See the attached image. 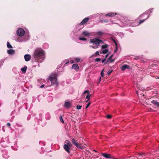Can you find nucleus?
I'll use <instances>...</instances> for the list:
<instances>
[{"label":"nucleus","instance_id":"nucleus-1","mask_svg":"<svg viewBox=\"0 0 159 159\" xmlns=\"http://www.w3.org/2000/svg\"><path fill=\"white\" fill-rule=\"evenodd\" d=\"M44 52L41 48L36 49L33 54L34 57L36 61L38 62H42L44 58Z\"/></svg>","mask_w":159,"mask_h":159},{"label":"nucleus","instance_id":"nucleus-2","mask_svg":"<svg viewBox=\"0 0 159 159\" xmlns=\"http://www.w3.org/2000/svg\"><path fill=\"white\" fill-rule=\"evenodd\" d=\"M58 75L57 73H52L50 75V81L52 84L57 85L58 82L57 80V77Z\"/></svg>","mask_w":159,"mask_h":159},{"label":"nucleus","instance_id":"nucleus-3","mask_svg":"<svg viewBox=\"0 0 159 159\" xmlns=\"http://www.w3.org/2000/svg\"><path fill=\"white\" fill-rule=\"evenodd\" d=\"M65 143L63 146L64 148L67 152L69 153L70 148L72 146V144L68 140L65 141Z\"/></svg>","mask_w":159,"mask_h":159},{"label":"nucleus","instance_id":"nucleus-4","mask_svg":"<svg viewBox=\"0 0 159 159\" xmlns=\"http://www.w3.org/2000/svg\"><path fill=\"white\" fill-rule=\"evenodd\" d=\"M102 41L97 38H94L93 39H90V43H94L97 46H98L100 43H102Z\"/></svg>","mask_w":159,"mask_h":159},{"label":"nucleus","instance_id":"nucleus-5","mask_svg":"<svg viewBox=\"0 0 159 159\" xmlns=\"http://www.w3.org/2000/svg\"><path fill=\"white\" fill-rule=\"evenodd\" d=\"M25 31L23 29L21 28L18 29L16 31L17 34L20 36H23L25 34Z\"/></svg>","mask_w":159,"mask_h":159},{"label":"nucleus","instance_id":"nucleus-6","mask_svg":"<svg viewBox=\"0 0 159 159\" xmlns=\"http://www.w3.org/2000/svg\"><path fill=\"white\" fill-rule=\"evenodd\" d=\"M89 20V18L88 17L84 19L79 24L80 25H84L87 23Z\"/></svg>","mask_w":159,"mask_h":159},{"label":"nucleus","instance_id":"nucleus-7","mask_svg":"<svg viewBox=\"0 0 159 159\" xmlns=\"http://www.w3.org/2000/svg\"><path fill=\"white\" fill-rule=\"evenodd\" d=\"M86 93H88L86 97V98L88 99L87 100L86 102H87L89 100L91 94H90V93H89V91L88 90H85L84 93V94H85Z\"/></svg>","mask_w":159,"mask_h":159},{"label":"nucleus","instance_id":"nucleus-8","mask_svg":"<svg viewBox=\"0 0 159 159\" xmlns=\"http://www.w3.org/2000/svg\"><path fill=\"white\" fill-rule=\"evenodd\" d=\"M71 106V103L67 101H65L64 106L66 108H68Z\"/></svg>","mask_w":159,"mask_h":159},{"label":"nucleus","instance_id":"nucleus-9","mask_svg":"<svg viewBox=\"0 0 159 159\" xmlns=\"http://www.w3.org/2000/svg\"><path fill=\"white\" fill-rule=\"evenodd\" d=\"M31 56L29 54H27L24 56V58L26 61H29L31 59Z\"/></svg>","mask_w":159,"mask_h":159},{"label":"nucleus","instance_id":"nucleus-10","mask_svg":"<svg viewBox=\"0 0 159 159\" xmlns=\"http://www.w3.org/2000/svg\"><path fill=\"white\" fill-rule=\"evenodd\" d=\"M101 154L105 158H112V157H111V155L110 154H108L106 153H102Z\"/></svg>","mask_w":159,"mask_h":159},{"label":"nucleus","instance_id":"nucleus-11","mask_svg":"<svg viewBox=\"0 0 159 159\" xmlns=\"http://www.w3.org/2000/svg\"><path fill=\"white\" fill-rule=\"evenodd\" d=\"M125 69H128L129 70L130 69L129 66V65H123L122 66V69L121 70H125Z\"/></svg>","mask_w":159,"mask_h":159},{"label":"nucleus","instance_id":"nucleus-12","mask_svg":"<svg viewBox=\"0 0 159 159\" xmlns=\"http://www.w3.org/2000/svg\"><path fill=\"white\" fill-rule=\"evenodd\" d=\"M139 90H136V93L137 94L138 96L139 97V95H142L143 96H144V94H143V93H141V89H140L139 88Z\"/></svg>","mask_w":159,"mask_h":159},{"label":"nucleus","instance_id":"nucleus-13","mask_svg":"<svg viewBox=\"0 0 159 159\" xmlns=\"http://www.w3.org/2000/svg\"><path fill=\"white\" fill-rule=\"evenodd\" d=\"M72 69H79V66L78 65L76 64H74L72 65Z\"/></svg>","mask_w":159,"mask_h":159},{"label":"nucleus","instance_id":"nucleus-14","mask_svg":"<svg viewBox=\"0 0 159 159\" xmlns=\"http://www.w3.org/2000/svg\"><path fill=\"white\" fill-rule=\"evenodd\" d=\"M116 13H114V12H110L108 13L106 15V16H108L110 17L113 16H114L116 15Z\"/></svg>","mask_w":159,"mask_h":159},{"label":"nucleus","instance_id":"nucleus-15","mask_svg":"<svg viewBox=\"0 0 159 159\" xmlns=\"http://www.w3.org/2000/svg\"><path fill=\"white\" fill-rule=\"evenodd\" d=\"M152 103L154 104L155 105L157 106V107H159V102H157L155 100H153L151 102Z\"/></svg>","mask_w":159,"mask_h":159},{"label":"nucleus","instance_id":"nucleus-16","mask_svg":"<svg viewBox=\"0 0 159 159\" xmlns=\"http://www.w3.org/2000/svg\"><path fill=\"white\" fill-rule=\"evenodd\" d=\"M7 53L9 54H12L15 52V50L12 49H10L7 50Z\"/></svg>","mask_w":159,"mask_h":159},{"label":"nucleus","instance_id":"nucleus-17","mask_svg":"<svg viewBox=\"0 0 159 159\" xmlns=\"http://www.w3.org/2000/svg\"><path fill=\"white\" fill-rule=\"evenodd\" d=\"M90 34V33L87 31H84L82 33V34L85 36H89Z\"/></svg>","mask_w":159,"mask_h":159},{"label":"nucleus","instance_id":"nucleus-18","mask_svg":"<svg viewBox=\"0 0 159 159\" xmlns=\"http://www.w3.org/2000/svg\"><path fill=\"white\" fill-rule=\"evenodd\" d=\"M149 17V16H148L147 17L146 19H143V20H141L139 22V24H138V25H140L142 23H143Z\"/></svg>","mask_w":159,"mask_h":159},{"label":"nucleus","instance_id":"nucleus-19","mask_svg":"<svg viewBox=\"0 0 159 159\" xmlns=\"http://www.w3.org/2000/svg\"><path fill=\"white\" fill-rule=\"evenodd\" d=\"M72 142L73 144L75 146H76L77 144V141L74 138L72 139Z\"/></svg>","mask_w":159,"mask_h":159},{"label":"nucleus","instance_id":"nucleus-20","mask_svg":"<svg viewBox=\"0 0 159 159\" xmlns=\"http://www.w3.org/2000/svg\"><path fill=\"white\" fill-rule=\"evenodd\" d=\"M108 52V50L107 49L103 50L102 52H100L101 54H105L107 53Z\"/></svg>","mask_w":159,"mask_h":159},{"label":"nucleus","instance_id":"nucleus-21","mask_svg":"<svg viewBox=\"0 0 159 159\" xmlns=\"http://www.w3.org/2000/svg\"><path fill=\"white\" fill-rule=\"evenodd\" d=\"M75 146L78 148L80 149H82L83 148V147L81 146L80 144L78 143H77V144Z\"/></svg>","mask_w":159,"mask_h":159},{"label":"nucleus","instance_id":"nucleus-22","mask_svg":"<svg viewBox=\"0 0 159 159\" xmlns=\"http://www.w3.org/2000/svg\"><path fill=\"white\" fill-rule=\"evenodd\" d=\"M103 33L101 31H99L96 33V34L98 35H103Z\"/></svg>","mask_w":159,"mask_h":159},{"label":"nucleus","instance_id":"nucleus-23","mask_svg":"<svg viewBox=\"0 0 159 159\" xmlns=\"http://www.w3.org/2000/svg\"><path fill=\"white\" fill-rule=\"evenodd\" d=\"M7 46L8 48H12V46L10 45V43L9 42H7Z\"/></svg>","mask_w":159,"mask_h":159},{"label":"nucleus","instance_id":"nucleus-24","mask_svg":"<svg viewBox=\"0 0 159 159\" xmlns=\"http://www.w3.org/2000/svg\"><path fill=\"white\" fill-rule=\"evenodd\" d=\"M74 60L75 62H79L80 60V58H76Z\"/></svg>","mask_w":159,"mask_h":159},{"label":"nucleus","instance_id":"nucleus-25","mask_svg":"<svg viewBox=\"0 0 159 159\" xmlns=\"http://www.w3.org/2000/svg\"><path fill=\"white\" fill-rule=\"evenodd\" d=\"M108 46V45L106 44L105 45H103L102 46V49H105L107 48Z\"/></svg>","mask_w":159,"mask_h":159},{"label":"nucleus","instance_id":"nucleus-26","mask_svg":"<svg viewBox=\"0 0 159 159\" xmlns=\"http://www.w3.org/2000/svg\"><path fill=\"white\" fill-rule=\"evenodd\" d=\"M79 39L83 41H86L87 40V39L84 38L79 37Z\"/></svg>","mask_w":159,"mask_h":159},{"label":"nucleus","instance_id":"nucleus-27","mask_svg":"<svg viewBox=\"0 0 159 159\" xmlns=\"http://www.w3.org/2000/svg\"><path fill=\"white\" fill-rule=\"evenodd\" d=\"M60 121L62 123H64V121L62 119V118L61 116H60Z\"/></svg>","mask_w":159,"mask_h":159},{"label":"nucleus","instance_id":"nucleus-28","mask_svg":"<svg viewBox=\"0 0 159 159\" xmlns=\"http://www.w3.org/2000/svg\"><path fill=\"white\" fill-rule=\"evenodd\" d=\"M104 70H102V71L101 72V76L102 77H104V74L103 72Z\"/></svg>","mask_w":159,"mask_h":159},{"label":"nucleus","instance_id":"nucleus-29","mask_svg":"<svg viewBox=\"0 0 159 159\" xmlns=\"http://www.w3.org/2000/svg\"><path fill=\"white\" fill-rule=\"evenodd\" d=\"M113 57V55H112L110 56V57H109V60H110L111 61V62H112L114 61V60H111V59Z\"/></svg>","mask_w":159,"mask_h":159},{"label":"nucleus","instance_id":"nucleus-30","mask_svg":"<svg viewBox=\"0 0 159 159\" xmlns=\"http://www.w3.org/2000/svg\"><path fill=\"white\" fill-rule=\"evenodd\" d=\"M82 107V106L77 105L76 106V108L78 110H80V109H81Z\"/></svg>","mask_w":159,"mask_h":159},{"label":"nucleus","instance_id":"nucleus-31","mask_svg":"<svg viewBox=\"0 0 159 159\" xmlns=\"http://www.w3.org/2000/svg\"><path fill=\"white\" fill-rule=\"evenodd\" d=\"M90 104H91V103L90 102H88V103L87 104V105L85 108H87L88 107H89V105H90Z\"/></svg>","mask_w":159,"mask_h":159},{"label":"nucleus","instance_id":"nucleus-32","mask_svg":"<svg viewBox=\"0 0 159 159\" xmlns=\"http://www.w3.org/2000/svg\"><path fill=\"white\" fill-rule=\"evenodd\" d=\"M95 60L96 61L98 62V61H100L101 59L100 58H97L95 59Z\"/></svg>","mask_w":159,"mask_h":159},{"label":"nucleus","instance_id":"nucleus-33","mask_svg":"<svg viewBox=\"0 0 159 159\" xmlns=\"http://www.w3.org/2000/svg\"><path fill=\"white\" fill-rule=\"evenodd\" d=\"M99 55V52L98 51L96 52L95 53V56H98Z\"/></svg>","mask_w":159,"mask_h":159},{"label":"nucleus","instance_id":"nucleus-34","mask_svg":"<svg viewBox=\"0 0 159 159\" xmlns=\"http://www.w3.org/2000/svg\"><path fill=\"white\" fill-rule=\"evenodd\" d=\"M90 47H92V48H94V49L97 48H98V46H97V45H96V46H90Z\"/></svg>","mask_w":159,"mask_h":159},{"label":"nucleus","instance_id":"nucleus-35","mask_svg":"<svg viewBox=\"0 0 159 159\" xmlns=\"http://www.w3.org/2000/svg\"><path fill=\"white\" fill-rule=\"evenodd\" d=\"M112 70H110L108 72H107V74L108 75H109L112 72Z\"/></svg>","mask_w":159,"mask_h":159},{"label":"nucleus","instance_id":"nucleus-36","mask_svg":"<svg viewBox=\"0 0 159 159\" xmlns=\"http://www.w3.org/2000/svg\"><path fill=\"white\" fill-rule=\"evenodd\" d=\"M27 67L26 66H25L24 67H22L21 68V70H26Z\"/></svg>","mask_w":159,"mask_h":159},{"label":"nucleus","instance_id":"nucleus-37","mask_svg":"<svg viewBox=\"0 0 159 159\" xmlns=\"http://www.w3.org/2000/svg\"><path fill=\"white\" fill-rule=\"evenodd\" d=\"M113 42L116 45V47H117V43L116 42V41L114 39H113Z\"/></svg>","mask_w":159,"mask_h":159},{"label":"nucleus","instance_id":"nucleus-38","mask_svg":"<svg viewBox=\"0 0 159 159\" xmlns=\"http://www.w3.org/2000/svg\"><path fill=\"white\" fill-rule=\"evenodd\" d=\"M111 115H108L107 116V117L108 118H110L111 117Z\"/></svg>","mask_w":159,"mask_h":159},{"label":"nucleus","instance_id":"nucleus-39","mask_svg":"<svg viewBox=\"0 0 159 159\" xmlns=\"http://www.w3.org/2000/svg\"><path fill=\"white\" fill-rule=\"evenodd\" d=\"M117 51V47L116 46V49L114 51V52L115 53Z\"/></svg>","mask_w":159,"mask_h":159},{"label":"nucleus","instance_id":"nucleus-40","mask_svg":"<svg viewBox=\"0 0 159 159\" xmlns=\"http://www.w3.org/2000/svg\"><path fill=\"white\" fill-rule=\"evenodd\" d=\"M101 78L100 77L99 79V80H98V83H99L101 81Z\"/></svg>","mask_w":159,"mask_h":159},{"label":"nucleus","instance_id":"nucleus-41","mask_svg":"<svg viewBox=\"0 0 159 159\" xmlns=\"http://www.w3.org/2000/svg\"><path fill=\"white\" fill-rule=\"evenodd\" d=\"M7 125L8 126H10L11 125V124L10 123L8 122L7 124Z\"/></svg>","mask_w":159,"mask_h":159},{"label":"nucleus","instance_id":"nucleus-42","mask_svg":"<svg viewBox=\"0 0 159 159\" xmlns=\"http://www.w3.org/2000/svg\"><path fill=\"white\" fill-rule=\"evenodd\" d=\"M139 57H136L135 58H134V59H136V60H138V59H139Z\"/></svg>","mask_w":159,"mask_h":159},{"label":"nucleus","instance_id":"nucleus-43","mask_svg":"<svg viewBox=\"0 0 159 159\" xmlns=\"http://www.w3.org/2000/svg\"><path fill=\"white\" fill-rule=\"evenodd\" d=\"M74 61L73 60H71L70 61V63H71V64H72L74 63Z\"/></svg>","mask_w":159,"mask_h":159},{"label":"nucleus","instance_id":"nucleus-44","mask_svg":"<svg viewBox=\"0 0 159 159\" xmlns=\"http://www.w3.org/2000/svg\"><path fill=\"white\" fill-rule=\"evenodd\" d=\"M105 60H106L105 58V59H103V60H102V63H104V62H105Z\"/></svg>","mask_w":159,"mask_h":159},{"label":"nucleus","instance_id":"nucleus-45","mask_svg":"<svg viewBox=\"0 0 159 159\" xmlns=\"http://www.w3.org/2000/svg\"><path fill=\"white\" fill-rule=\"evenodd\" d=\"M26 70H21L22 72L23 73H25L26 72Z\"/></svg>","mask_w":159,"mask_h":159},{"label":"nucleus","instance_id":"nucleus-46","mask_svg":"<svg viewBox=\"0 0 159 159\" xmlns=\"http://www.w3.org/2000/svg\"><path fill=\"white\" fill-rule=\"evenodd\" d=\"M44 84H43V85H42L40 87L41 88H42L43 87H44Z\"/></svg>","mask_w":159,"mask_h":159},{"label":"nucleus","instance_id":"nucleus-47","mask_svg":"<svg viewBox=\"0 0 159 159\" xmlns=\"http://www.w3.org/2000/svg\"><path fill=\"white\" fill-rule=\"evenodd\" d=\"M143 16V14H141V15H140L139 16V17H141L142 16Z\"/></svg>","mask_w":159,"mask_h":159},{"label":"nucleus","instance_id":"nucleus-48","mask_svg":"<svg viewBox=\"0 0 159 159\" xmlns=\"http://www.w3.org/2000/svg\"><path fill=\"white\" fill-rule=\"evenodd\" d=\"M69 61H68V62H66V64H67V63H69Z\"/></svg>","mask_w":159,"mask_h":159},{"label":"nucleus","instance_id":"nucleus-49","mask_svg":"<svg viewBox=\"0 0 159 159\" xmlns=\"http://www.w3.org/2000/svg\"><path fill=\"white\" fill-rule=\"evenodd\" d=\"M108 56V55H107L106 56V57H107V56Z\"/></svg>","mask_w":159,"mask_h":159},{"label":"nucleus","instance_id":"nucleus-50","mask_svg":"<svg viewBox=\"0 0 159 159\" xmlns=\"http://www.w3.org/2000/svg\"><path fill=\"white\" fill-rule=\"evenodd\" d=\"M37 80L38 82L39 81V80L38 79Z\"/></svg>","mask_w":159,"mask_h":159},{"label":"nucleus","instance_id":"nucleus-51","mask_svg":"<svg viewBox=\"0 0 159 159\" xmlns=\"http://www.w3.org/2000/svg\"><path fill=\"white\" fill-rule=\"evenodd\" d=\"M157 79H159V77L157 78Z\"/></svg>","mask_w":159,"mask_h":159},{"label":"nucleus","instance_id":"nucleus-52","mask_svg":"<svg viewBox=\"0 0 159 159\" xmlns=\"http://www.w3.org/2000/svg\"><path fill=\"white\" fill-rule=\"evenodd\" d=\"M94 151L95 152H97V151H96V150H94Z\"/></svg>","mask_w":159,"mask_h":159},{"label":"nucleus","instance_id":"nucleus-53","mask_svg":"<svg viewBox=\"0 0 159 159\" xmlns=\"http://www.w3.org/2000/svg\"><path fill=\"white\" fill-rule=\"evenodd\" d=\"M49 77H48V79L49 80Z\"/></svg>","mask_w":159,"mask_h":159},{"label":"nucleus","instance_id":"nucleus-54","mask_svg":"<svg viewBox=\"0 0 159 159\" xmlns=\"http://www.w3.org/2000/svg\"><path fill=\"white\" fill-rule=\"evenodd\" d=\"M140 155H142V154H140Z\"/></svg>","mask_w":159,"mask_h":159}]
</instances>
